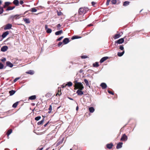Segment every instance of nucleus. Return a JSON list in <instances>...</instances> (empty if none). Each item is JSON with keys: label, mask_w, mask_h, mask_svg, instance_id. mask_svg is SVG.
Here are the masks:
<instances>
[{"label": "nucleus", "mask_w": 150, "mask_h": 150, "mask_svg": "<svg viewBox=\"0 0 150 150\" xmlns=\"http://www.w3.org/2000/svg\"><path fill=\"white\" fill-rule=\"evenodd\" d=\"M123 34V33L121 32H117V34H115L113 36V38H120V37L122 36Z\"/></svg>", "instance_id": "39448f33"}, {"label": "nucleus", "mask_w": 150, "mask_h": 150, "mask_svg": "<svg viewBox=\"0 0 150 150\" xmlns=\"http://www.w3.org/2000/svg\"><path fill=\"white\" fill-rule=\"evenodd\" d=\"M81 57L82 59H86L88 57V56L86 55H82Z\"/></svg>", "instance_id": "a19ab883"}, {"label": "nucleus", "mask_w": 150, "mask_h": 150, "mask_svg": "<svg viewBox=\"0 0 150 150\" xmlns=\"http://www.w3.org/2000/svg\"><path fill=\"white\" fill-rule=\"evenodd\" d=\"M26 73L31 75L33 74L34 73V71L33 70H29L26 72Z\"/></svg>", "instance_id": "f3484780"}, {"label": "nucleus", "mask_w": 150, "mask_h": 150, "mask_svg": "<svg viewBox=\"0 0 150 150\" xmlns=\"http://www.w3.org/2000/svg\"><path fill=\"white\" fill-rule=\"evenodd\" d=\"M72 85V83L71 81H69L67 82L66 85L67 86H68L69 87H70Z\"/></svg>", "instance_id": "2f4dec72"}, {"label": "nucleus", "mask_w": 150, "mask_h": 150, "mask_svg": "<svg viewBox=\"0 0 150 150\" xmlns=\"http://www.w3.org/2000/svg\"><path fill=\"white\" fill-rule=\"evenodd\" d=\"M9 34V32L8 31H6L4 32L1 35V38H5Z\"/></svg>", "instance_id": "dca6fc26"}, {"label": "nucleus", "mask_w": 150, "mask_h": 150, "mask_svg": "<svg viewBox=\"0 0 150 150\" xmlns=\"http://www.w3.org/2000/svg\"><path fill=\"white\" fill-rule=\"evenodd\" d=\"M45 30L46 32L48 33H51L52 30L50 28H48L47 25H46L45 26Z\"/></svg>", "instance_id": "423d86ee"}, {"label": "nucleus", "mask_w": 150, "mask_h": 150, "mask_svg": "<svg viewBox=\"0 0 150 150\" xmlns=\"http://www.w3.org/2000/svg\"><path fill=\"white\" fill-rule=\"evenodd\" d=\"M100 86L103 89L106 88L107 87V85L105 83H102L100 84Z\"/></svg>", "instance_id": "2eb2a0df"}, {"label": "nucleus", "mask_w": 150, "mask_h": 150, "mask_svg": "<svg viewBox=\"0 0 150 150\" xmlns=\"http://www.w3.org/2000/svg\"><path fill=\"white\" fill-rule=\"evenodd\" d=\"M49 111L48 112V113H50L52 111V106L51 105H50L49 106Z\"/></svg>", "instance_id": "c9c22d12"}, {"label": "nucleus", "mask_w": 150, "mask_h": 150, "mask_svg": "<svg viewBox=\"0 0 150 150\" xmlns=\"http://www.w3.org/2000/svg\"><path fill=\"white\" fill-rule=\"evenodd\" d=\"M1 61L2 62H5L6 60V59L5 58H3L2 59H1Z\"/></svg>", "instance_id": "49530a36"}, {"label": "nucleus", "mask_w": 150, "mask_h": 150, "mask_svg": "<svg viewBox=\"0 0 150 150\" xmlns=\"http://www.w3.org/2000/svg\"><path fill=\"white\" fill-rule=\"evenodd\" d=\"M50 96V93H47L45 95V96L46 97H49Z\"/></svg>", "instance_id": "de8ad7c7"}, {"label": "nucleus", "mask_w": 150, "mask_h": 150, "mask_svg": "<svg viewBox=\"0 0 150 150\" xmlns=\"http://www.w3.org/2000/svg\"><path fill=\"white\" fill-rule=\"evenodd\" d=\"M125 51H122V52H118L117 54V55L119 57H122L125 53Z\"/></svg>", "instance_id": "4be33fe9"}, {"label": "nucleus", "mask_w": 150, "mask_h": 150, "mask_svg": "<svg viewBox=\"0 0 150 150\" xmlns=\"http://www.w3.org/2000/svg\"><path fill=\"white\" fill-rule=\"evenodd\" d=\"M93 26V25L92 24H89L88 25H87V27H90V26Z\"/></svg>", "instance_id": "680f3d73"}, {"label": "nucleus", "mask_w": 150, "mask_h": 150, "mask_svg": "<svg viewBox=\"0 0 150 150\" xmlns=\"http://www.w3.org/2000/svg\"><path fill=\"white\" fill-rule=\"evenodd\" d=\"M19 102L18 101H17L14 103L12 105V107L13 108H16L17 107Z\"/></svg>", "instance_id": "7c9ffc66"}, {"label": "nucleus", "mask_w": 150, "mask_h": 150, "mask_svg": "<svg viewBox=\"0 0 150 150\" xmlns=\"http://www.w3.org/2000/svg\"><path fill=\"white\" fill-rule=\"evenodd\" d=\"M107 148L109 149H111L112 148V146H113V144L112 143L109 144H108L106 145Z\"/></svg>", "instance_id": "f8f14e48"}, {"label": "nucleus", "mask_w": 150, "mask_h": 150, "mask_svg": "<svg viewBox=\"0 0 150 150\" xmlns=\"http://www.w3.org/2000/svg\"><path fill=\"white\" fill-rule=\"evenodd\" d=\"M43 147H42L39 148L38 150H42L43 149Z\"/></svg>", "instance_id": "774afa93"}, {"label": "nucleus", "mask_w": 150, "mask_h": 150, "mask_svg": "<svg viewBox=\"0 0 150 150\" xmlns=\"http://www.w3.org/2000/svg\"><path fill=\"white\" fill-rule=\"evenodd\" d=\"M88 109L90 112L91 113H93L95 111V109L93 107H89Z\"/></svg>", "instance_id": "412c9836"}, {"label": "nucleus", "mask_w": 150, "mask_h": 150, "mask_svg": "<svg viewBox=\"0 0 150 150\" xmlns=\"http://www.w3.org/2000/svg\"><path fill=\"white\" fill-rule=\"evenodd\" d=\"M49 122V121H48L47 123L46 124H45L43 126V127H44V128L45 127L47 126V125L48 124Z\"/></svg>", "instance_id": "5fc2aeb1"}, {"label": "nucleus", "mask_w": 150, "mask_h": 150, "mask_svg": "<svg viewBox=\"0 0 150 150\" xmlns=\"http://www.w3.org/2000/svg\"><path fill=\"white\" fill-rule=\"evenodd\" d=\"M111 2L112 4H116L117 1L116 0H112Z\"/></svg>", "instance_id": "37998d69"}, {"label": "nucleus", "mask_w": 150, "mask_h": 150, "mask_svg": "<svg viewBox=\"0 0 150 150\" xmlns=\"http://www.w3.org/2000/svg\"><path fill=\"white\" fill-rule=\"evenodd\" d=\"M57 28H59L61 27V25L60 24H58L57 25Z\"/></svg>", "instance_id": "13d9d810"}, {"label": "nucleus", "mask_w": 150, "mask_h": 150, "mask_svg": "<svg viewBox=\"0 0 150 150\" xmlns=\"http://www.w3.org/2000/svg\"><path fill=\"white\" fill-rule=\"evenodd\" d=\"M57 14L58 16H60L63 14L60 11H57Z\"/></svg>", "instance_id": "58836bf2"}, {"label": "nucleus", "mask_w": 150, "mask_h": 150, "mask_svg": "<svg viewBox=\"0 0 150 150\" xmlns=\"http://www.w3.org/2000/svg\"><path fill=\"white\" fill-rule=\"evenodd\" d=\"M11 4V3L10 2H6L4 3V4L3 6L4 8H6L7 6Z\"/></svg>", "instance_id": "6ab92c4d"}, {"label": "nucleus", "mask_w": 150, "mask_h": 150, "mask_svg": "<svg viewBox=\"0 0 150 150\" xmlns=\"http://www.w3.org/2000/svg\"><path fill=\"white\" fill-rule=\"evenodd\" d=\"M16 17L15 15H12L10 16V18L11 19H12V20L13 21V19L15 18V17Z\"/></svg>", "instance_id": "a18cd8bd"}, {"label": "nucleus", "mask_w": 150, "mask_h": 150, "mask_svg": "<svg viewBox=\"0 0 150 150\" xmlns=\"http://www.w3.org/2000/svg\"><path fill=\"white\" fill-rule=\"evenodd\" d=\"M15 7V6H14L13 7H9L8 8H7L6 9V11H8L9 10H11L14 8Z\"/></svg>", "instance_id": "c85d7f7f"}, {"label": "nucleus", "mask_w": 150, "mask_h": 150, "mask_svg": "<svg viewBox=\"0 0 150 150\" xmlns=\"http://www.w3.org/2000/svg\"><path fill=\"white\" fill-rule=\"evenodd\" d=\"M64 140V138H62V139L59 141L56 144V146H57L61 144L62 143Z\"/></svg>", "instance_id": "5701e85b"}, {"label": "nucleus", "mask_w": 150, "mask_h": 150, "mask_svg": "<svg viewBox=\"0 0 150 150\" xmlns=\"http://www.w3.org/2000/svg\"><path fill=\"white\" fill-rule=\"evenodd\" d=\"M109 58V57H102L100 60V63H102L105 61L107 59H108Z\"/></svg>", "instance_id": "1a4fd4ad"}, {"label": "nucleus", "mask_w": 150, "mask_h": 150, "mask_svg": "<svg viewBox=\"0 0 150 150\" xmlns=\"http://www.w3.org/2000/svg\"><path fill=\"white\" fill-rule=\"evenodd\" d=\"M63 43V42H59L58 43V46L59 47Z\"/></svg>", "instance_id": "8fccbe9b"}, {"label": "nucleus", "mask_w": 150, "mask_h": 150, "mask_svg": "<svg viewBox=\"0 0 150 150\" xmlns=\"http://www.w3.org/2000/svg\"><path fill=\"white\" fill-rule=\"evenodd\" d=\"M96 4V3L94 1H92L91 2L92 5L93 6H94V5Z\"/></svg>", "instance_id": "6e6d98bb"}, {"label": "nucleus", "mask_w": 150, "mask_h": 150, "mask_svg": "<svg viewBox=\"0 0 150 150\" xmlns=\"http://www.w3.org/2000/svg\"><path fill=\"white\" fill-rule=\"evenodd\" d=\"M93 66L94 67H99V64L98 62H96L93 64Z\"/></svg>", "instance_id": "c756f323"}, {"label": "nucleus", "mask_w": 150, "mask_h": 150, "mask_svg": "<svg viewBox=\"0 0 150 150\" xmlns=\"http://www.w3.org/2000/svg\"><path fill=\"white\" fill-rule=\"evenodd\" d=\"M30 11L32 12H35L37 11V9L35 8H34V7L33 8H31V9H30V10L27 11H26L25 12L24 14H26L27 13H28V11Z\"/></svg>", "instance_id": "0eeeda50"}, {"label": "nucleus", "mask_w": 150, "mask_h": 150, "mask_svg": "<svg viewBox=\"0 0 150 150\" xmlns=\"http://www.w3.org/2000/svg\"><path fill=\"white\" fill-rule=\"evenodd\" d=\"M70 41L69 38H64L63 41V44L64 45L66 44L69 42Z\"/></svg>", "instance_id": "ddd939ff"}, {"label": "nucleus", "mask_w": 150, "mask_h": 150, "mask_svg": "<svg viewBox=\"0 0 150 150\" xmlns=\"http://www.w3.org/2000/svg\"><path fill=\"white\" fill-rule=\"evenodd\" d=\"M20 77H17V78H15L14 80H13V82H16L18 80H19V79H20Z\"/></svg>", "instance_id": "79ce46f5"}, {"label": "nucleus", "mask_w": 150, "mask_h": 150, "mask_svg": "<svg viewBox=\"0 0 150 150\" xmlns=\"http://www.w3.org/2000/svg\"><path fill=\"white\" fill-rule=\"evenodd\" d=\"M88 11V8L87 7H82L79 8L78 10V18L80 21H83V20H82V19L81 18L83 17V16H83ZM86 19V18H85V19H83V20H84Z\"/></svg>", "instance_id": "f03ea898"}, {"label": "nucleus", "mask_w": 150, "mask_h": 150, "mask_svg": "<svg viewBox=\"0 0 150 150\" xmlns=\"http://www.w3.org/2000/svg\"><path fill=\"white\" fill-rule=\"evenodd\" d=\"M12 26V25L11 24H7L6 26L4 27V30H9L11 28Z\"/></svg>", "instance_id": "9b49d317"}, {"label": "nucleus", "mask_w": 150, "mask_h": 150, "mask_svg": "<svg viewBox=\"0 0 150 150\" xmlns=\"http://www.w3.org/2000/svg\"><path fill=\"white\" fill-rule=\"evenodd\" d=\"M23 19L26 23H29L30 22L29 19L28 18H24Z\"/></svg>", "instance_id": "a878e982"}, {"label": "nucleus", "mask_w": 150, "mask_h": 150, "mask_svg": "<svg viewBox=\"0 0 150 150\" xmlns=\"http://www.w3.org/2000/svg\"><path fill=\"white\" fill-rule=\"evenodd\" d=\"M19 2L20 4L21 5L23 4L24 3L23 1L22 0H20Z\"/></svg>", "instance_id": "864d4df0"}, {"label": "nucleus", "mask_w": 150, "mask_h": 150, "mask_svg": "<svg viewBox=\"0 0 150 150\" xmlns=\"http://www.w3.org/2000/svg\"><path fill=\"white\" fill-rule=\"evenodd\" d=\"M4 11L3 8L2 7H0V14H1Z\"/></svg>", "instance_id": "4c0bfd02"}, {"label": "nucleus", "mask_w": 150, "mask_h": 150, "mask_svg": "<svg viewBox=\"0 0 150 150\" xmlns=\"http://www.w3.org/2000/svg\"><path fill=\"white\" fill-rule=\"evenodd\" d=\"M84 82L85 83L86 85L88 86H89V82L88 80L86 79H84Z\"/></svg>", "instance_id": "72a5a7b5"}, {"label": "nucleus", "mask_w": 150, "mask_h": 150, "mask_svg": "<svg viewBox=\"0 0 150 150\" xmlns=\"http://www.w3.org/2000/svg\"><path fill=\"white\" fill-rule=\"evenodd\" d=\"M83 71V70H82V69H81L79 71V72L80 73H82V72Z\"/></svg>", "instance_id": "e2e57ef3"}, {"label": "nucleus", "mask_w": 150, "mask_h": 150, "mask_svg": "<svg viewBox=\"0 0 150 150\" xmlns=\"http://www.w3.org/2000/svg\"><path fill=\"white\" fill-rule=\"evenodd\" d=\"M110 1V0H107L106 4V5L108 6L109 5Z\"/></svg>", "instance_id": "3c124183"}, {"label": "nucleus", "mask_w": 150, "mask_h": 150, "mask_svg": "<svg viewBox=\"0 0 150 150\" xmlns=\"http://www.w3.org/2000/svg\"><path fill=\"white\" fill-rule=\"evenodd\" d=\"M12 130L11 129H10L6 133V135L8 137L11 134L12 132Z\"/></svg>", "instance_id": "cd10ccee"}, {"label": "nucleus", "mask_w": 150, "mask_h": 150, "mask_svg": "<svg viewBox=\"0 0 150 150\" xmlns=\"http://www.w3.org/2000/svg\"><path fill=\"white\" fill-rule=\"evenodd\" d=\"M16 92V91L12 90L9 91V93L10 96H12L14 95Z\"/></svg>", "instance_id": "a211bd4d"}, {"label": "nucleus", "mask_w": 150, "mask_h": 150, "mask_svg": "<svg viewBox=\"0 0 150 150\" xmlns=\"http://www.w3.org/2000/svg\"><path fill=\"white\" fill-rule=\"evenodd\" d=\"M44 120L43 119H42L40 121H39V122H38V123H37V124L38 125H40L41 124H42L43 122H44Z\"/></svg>", "instance_id": "473e14b6"}, {"label": "nucleus", "mask_w": 150, "mask_h": 150, "mask_svg": "<svg viewBox=\"0 0 150 150\" xmlns=\"http://www.w3.org/2000/svg\"><path fill=\"white\" fill-rule=\"evenodd\" d=\"M123 144V143L122 142H119L118 143L116 146L117 149H118L121 148L122 147Z\"/></svg>", "instance_id": "6e6552de"}, {"label": "nucleus", "mask_w": 150, "mask_h": 150, "mask_svg": "<svg viewBox=\"0 0 150 150\" xmlns=\"http://www.w3.org/2000/svg\"><path fill=\"white\" fill-rule=\"evenodd\" d=\"M4 65L1 62H0V69H2L4 68Z\"/></svg>", "instance_id": "ea45409f"}, {"label": "nucleus", "mask_w": 150, "mask_h": 150, "mask_svg": "<svg viewBox=\"0 0 150 150\" xmlns=\"http://www.w3.org/2000/svg\"><path fill=\"white\" fill-rule=\"evenodd\" d=\"M63 38H58V39L57 40V41H60Z\"/></svg>", "instance_id": "bf43d9fd"}, {"label": "nucleus", "mask_w": 150, "mask_h": 150, "mask_svg": "<svg viewBox=\"0 0 150 150\" xmlns=\"http://www.w3.org/2000/svg\"><path fill=\"white\" fill-rule=\"evenodd\" d=\"M108 92L109 94H111L112 95H113L114 94V93L113 92H112L111 91L109 90H108Z\"/></svg>", "instance_id": "c03bdc74"}, {"label": "nucleus", "mask_w": 150, "mask_h": 150, "mask_svg": "<svg viewBox=\"0 0 150 150\" xmlns=\"http://www.w3.org/2000/svg\"><path fill=\"white\" fill-rule=\"evenodd\" d=\"M67 85H66L64 86L63 84L62 86V88H64Z\"/></svg>", "instance_id": "69168bd1"}, {"label": "nucleus", "mask_w": 150, "mask_h": 150, "mask_svg": "<svg viewBox=\"0 0 150 150\" xmlns=\"http://www.w3.org/2000/svg\"><path fill=\"white\" fill-rule=\"evenodd\" d=\"M125 38H120L118 40L115 41V45H116V44H121L123 43L124 42Z\"/></svg>", "instance_id": "20e7f679"}, {"label": "nucleus", "mask_w": 150, "mask_h": 150, "mask_svg": "<svg viewBox=\"0 0 150 150\" xmlns=\"http://www.w3.org/2000/svg\"><path fill=\"white\" fill-rule=\"evenodd\" d=\"M6 66L9 67L11 68L14 65L13 64L8 61L6 62Z\"/></svg>", "instance_id": "4468645a"}, {"label": "nucleus", "mask_w": 150, "mask_h": 150, "mask_svg": "<svg viewBox=\"0 0 150 150\" xmlns=\"http://www.w3.org/2000/svg\"><path fill=\"white\" fill-rule=\"evenodd\" d=\"M130 2L129 1H125L123 4V6H127L129 4Z\"/></svg>", "instance_id": "bb28decb"}, {"label": "nucleus", "mask_w": 150, "mask_h": 150, "mask_svg": "<svg viewBox=\"0 0 150 150\" xmlns=\"http://www.w3.org/2000/svg\"><path fill=\"white\" fill-rule=\"evenodd\" d=\"M9 38H7V39H6V40H5L4 41V44H6V42L8 40V39Z\"/></svg>", "instance_id": "4d7b16f0"}, {"label": "nucleus", "mask_w": 150, "mask_h": 150, "mask_svg": "<svg viewBox=\"0 0 150 150\" xmlns=\"http://www.w3.org/2000/svg\"><path fill=\"white\" fill-rule=\"evenodd\" d=\"M93 71L91 69H88L87 70V71L89 73H91Z\"/></svg>", "instance_id": "052dcab7"}, {"label": "nucleus", "mask_w": 150, "mask_h": 150, "mask_svg": "<svg viewBox=\"0 0 150 150\" xmlns=\"http://www.w3.org/2000/svg\"><path fill=\"white\" fill-rule=\"evenodd\" d=\"M67 98L69 99L70 100H73V98H70V97H67Z\"/></svg>", "instance_id": "0e129e2a"}, {"label": "nucleus", "mask_w": 150, "mask_h": 150, "mask_svg": "<svg viewBox=\"0 0 150 150\" xmlns=\"http://www.w3.org/2000/svg\"><path fill=\"white\" fill-rule=\"evenodd\" d=\"M41 117L40 116H38L36 117L35 118V120L36 121H38L39 120L41 119Z\"/></svg>", "instance_id": "e433bc0d"}, {"label": "nucleus", "mask_w": 150, "mask_h": 150, "mask_svg": "<svg viewBox=\"0 0 150 150\" xmlns=\"http://www.w3.org/2000/svg\"><path fill=\"white\" fill-rule=\"evenodd\" d=\"M19 2L18 0H14L13 2V3L17 6H19Z\"/></svg>", "instance_id": "aec40b11"}, {"label": "nucleus", "mask_w": 150, "mask_h": 150, "mask_svg": "<svg viewBox=\"0 0 150 150\" xmlns=\"http://www.w3.org/2000/svg\"><path fill=\"white\" fill-rule=\"evenodd\" d=\"M36 98V96L35 95H33L30 96L29 98V99L30 100H35Z\"/></svg>", "instance_id": "393cba45"}, {"label": "nucleus", "mask_w": 150, "mask_h": 150, "mask_svg": "<svg viewBox=\"0 0 150 150\" xmlns=\"http://www.w3.org/2000/svg\"><path fill=\"white\" fill-rule=\"evenodd\" d=\"M63 33L62 30H60L57 31L55 33V34L56 35H60Z\"/></svg>", "instance_id": "b1692460"}, {"label": "nucleus", "mask_w": 150, "mask_h": 150, "mask_svg": "<svg viewBox=\"0 0 150 150\" xmlns=\"http://www.w3.org/2000/svg\"><path fill=\"white\" fill-rule=\"evenodd\" d=\"M119 49L122 51H125L123 45H120L119 46Z\"/></svg>", "instance_id": "f704fd0d"}, {"label": "nucleus", "mask_w": 150, "mask_h": 150, "mask_svg": "<svg viewBox=\"0 0 150 150\" xmlns=\"http://www.w3.org/2000/svg\"><path fill=\"white\" fill-rule=\"evenodd\" d=\"M16 17H15V18L16 19H18L19 18V15H15Z\"/></svg>", "instance_id": "09e8293b"}, {"label": "nucleus", "mask_w": 150, "mask_h": 150, "mask_svg": "<svg viewBox=\"0 0 150 150\" xmlns=\"http://www.w3.org/2000/svg\"><path fill=\"white\" fill-rule=\"evenodd\" d=\"M71 38H82V37L78 35H74Z\"/></svg>", "instance_id": "603ef678"}, {"label": "nucleus", "mask_w": 150, "mask_h": 150, "mask_svg": "<svg viewBox=\"0 0 150 150\" xmlns=\"http://www.w3.org/2000/svg\"><path fill=\"white\" fill-rule=\"evenodd\" d=\"M74 86L76 89H79L76 93L78 96H81L83 94V92L82 90L84 89V86L81 82L79 81V79L77 78H75L73 82Z\"/></svg>", "instance_id": "f257e3e1"}, {"label": "nucleus", "mask_w": 150, "mask_h": 150, "mask_svg": "<svg viewBox=\"0 0 150 150\" xmlns=\"http://www.w3.org/2000/svg\"><path fill=\"white\" fill-rule=\"evenodd\" d=\"M128 139V137L127 135L125 134H123L121 138L120 141L122 142H126Z\"/></svg>", "instance_id": "7ed1b4c3"}, {"label": "nucleus", "mask_w": 150, "mask_h": 150, "mask_svg": "<svg viewBox=\"0 0 150 150\" xmlns=\"http://www.w3.org/2000/svg\"><path fill=\"white\" fill-rule=\"evenodd\" d=\"M60 94H59V93H57L56 94V96H57V95H58L59 96H60L62 94V93L61 92V91H60Z\"/></svg>", "instance_id": "338daca9"}, {"label": "nucleus", "mask_w": 150, "mask_h": 150, "mask_svg": "<svg viewBox=\"0 0 150 150\" xmlns=\"http://www.w3.org/2000/svg\"><path fill=\"white\" fill-rule=\"evenodd\" d=\"M8 49V47L7 46H4L1 48V51L3 52H5Z\"/></svg>", "instance_id": "9d476101"}]
</instances>
